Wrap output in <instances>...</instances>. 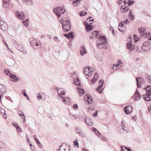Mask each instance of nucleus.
Returning <instances> with one entry per match:
<instances>
[{
  "label": "nucleus",
  "mask_w": 151,
  "mask_h": 151,
  "mask_svg": "<svg viewBox=\"0 0 151 151\" xmlns=\"http://www.w3.org/2000/svg\"><path fill=\"white\" fill-rule=\"evenodd\" d=\"M99 32L98 31H95V37H98L96 41V46L100 49L105 48H107V39L106 37L103 35H100L98 36V34Z\"/></svg>",
  "instance_id": "f257e3e1"
},
{
  "label": "nucleus",
  "mask_w": 151,
  "mask_h": 151,
  "mask_svg": "<svg viewBox=\"0 0 151 151\" xmlns=\"http://www.w3.org/2000/svg\"><path fill=\"white\" fill-rule=\"evenodd\" d=\"M91 83L92 84L94 83V76L93 79L91 81Z\"/></svg>",
  "instance_id": "0e129e2a"
},
{
  "label": "nucleus",
  "mask_w": 151,
  "mask_h": 151,
  "mask_svg": "<svg viewBox=\"0 0 151 151\" xmlns=\"http://www.w3.org/2000/svg\"><path fill=\"white\" fill-rule=\"evenodd\" d=\"M124 2L125 4L127 3L128 4V6L132 5L134 3V1L132 0H125Z\"/></svg>",
  "instance_id": "c85d7f7f"
},
{
  "label": "nucleus",
  "mask_w": 151,
  "mask_h": 151,
  "mask_svg": "<svg viewBox=\"0 0 151 151\" xmlns=\"http://www.w3.org/2000/svg\"><path fill=\"white\" fill-rule=\"evenodd\" d=\"M9 6V2H3V6L4 8H7Z\"/></svg>",
  "instance_id": "ea45409f"
},
{
  "label": "nucleus",
  "mask_w": 151,
  "mask_h": 151,
  "mask_svg": "<svg viewBox=\"0 0 151 151\" xmlns=\"http://www.w3.org/2000/svg\"><path fill=\"white\" fill-rule=\"evenodd\" d=\"M53 39L55 40V41L56 42H60V40H58V37L54 36L53 37Z\"/></svg>",
  "instance_id": "8fccbe9b"
},
{
  "label": "nucleus",
  "mask_w": 151,
  "mask_h": 151,
  "mask_svg": "<svg viewBox=\"0 0 151 151\" xmlns=\"http://www.w3.org/2000/svg\"><path fill=\"white\" fill-rule=\"evenodd\" d=\"M62 28L64 31H68L70 29L71 25L70 23L62 25Z\"/></svg>",
  "instance_id": "2eb2a0df"
},
{
  "label": "nucleus",
  "mask_w": 151,
  "mask_h": 151,
  "mask_svg": "<svg viewBox=\"0 0 151 151\" xmlns=\"http://www.w3.org/2000/svg\"><path fill=\"white\" fill-rule=\"evenodd\" d=\"M62 25L70 23L69 19L67 18H64L62 19V21H60Z\"/></svg>",
  "instance_id": "393cba45"
},
{
  "label": "nucleus",
  "mask_w": 151,
  "mask_h": 151,
  "mask_svg": "<svg viewBox=\"0 0 151 151\" xmlns=\"http://www.w3.org/2000/svg\"><path fill=\"white\" fill-rule=\"evenodd\" d=\"M22 122L23 123H24L26 122V118L25 117H24L22 119Z\"/></svg>",
  "instance_id": "774afa93"
},
{
  "label": "nucleus",
  "mask_w": 151,
  "mask_h": 151,
  "mask_svg": "<svg viewBox=\"0 0 151 151\" xmlns=\"http://www.w3.org/2000/svg\"><path fill=\"white\" fill-rule=\"evenodd\" d=\"M5 147L4 144L1 141H0V148L1 149H3Z\"/></svg>",
  "instance_id": "a19ab883"
},
{
  "label": "nucleus",
  "mask_w": 151,
  "mask_h": 151,
  "mask_svg": "<svg viewBox=\"0 0 151 151\" xmlns=\"http://www.w3.org/2000/svg\"><path fill=\"white\" fill-rule=\"evenodd\" d=\"M59 97L62 99L63 101L65 104H68L70 103L69 99L68 97H63L61 96H59Z\"/></svg>",
  "instance_id": "aec40b11"
},
{
  "label": "nucleus",
  "mask_w": 151,
  "mask_h": 151,
  "mask_svg": "<svg viewBox=\"0 0 151 151\" xmlns=\"http://www.w3.org/2000/svg\"><path fill=\"white\" fill-rule=\"evenodd\" d=\"M22 2L24 4H27L30 5H32V0H23Z\"/></svg>",
  "instance_id": "c756f323"
},
{
  "label": "nucleus",
  "mask_w": 151,
  "mask_h": 151,
  "mask_svg": "<svg viewBox=\"0 0 151 151\" xmlns=\"http://www.w3.org/2000/svg\"><path fill=\"white\" fill-rule=\"evenodd\" d=\"M80 52L82 55H84L86 53V50L84 46H81L80 48Z\"/></svg>",
  "instance_id": "412c9836"
},
{
  "label": "nucleus",
  "mask_w": 151,
  "mask_h": 151,
  "mask_svg": "<svg viewBox=\"0 0 151 151\" xmlns=\"http://www.w3.org/2000/svg\"><path fill=\"white\" fill-rule=\"evenodd\" d=\"M0 112L1 113V114H2V115L3 114H4L5 113V110L4 109H1L0 110Z\"/></svg>",
  "instance_id": "13d9d810"
},
{
  "label": "nucleus",
  "mask_w": 151,
  "mask_h": 151,
  "mask_svg": "<svg viewBox=\"0 0 151 151\" xmlns=\"http://www.w3.org/2000/svg\"><path fill=\"white\" fill-rule=\"evenodd\" d=\"M133 37L134 42H135L138 41L139 39L138 38L137 36L136 35H134Z\"/></svg>",
  "instance_id": "37998d69"
},
{
  "label": "nucleus",
  "mask_w": 151,
  "mask_h": 151,
  "mask_svg": "<svg viewBox=\"0 0 151 151\" xmlns=\"http://www.w3.org/2000/svg\"><path fill=\"white\" fill-rule=\"evenodd\" d=\"M14 44L15 47L22 53L24 54H27V50L24 49L23 45L19 42H14Z\"/></svg>",
  "instance_id": "f03ea898"
},
{
  "label": "nucleus",
  "mask_w": 151,
  "mask_h": 151,
  "mask_svg": "<svg viewBox=\"0 0 151 151\" xmlns=\"http://www.w3.org/2000/svg\"><path fill=\"white\" fill-rule=\"evenodd\" d=\"M146 91V94L142 96V98H144L146 101H149L151 100L150 96L151 94V87L148 86L146 88H145Z\"/></svg>",
  "instance_id": "7ed1b4c3"
},
{
  "label": "nucleus",
  "mask_w": 151,
  "mask_h": 151,
  "mask_svg": "<svg viewBox=\"0 0 151 151\" xmlns=\"http://www.w3.org/2000/svg\"><path fill=\"white\" fill-rule=\"evenodd\" d=\"M141 37L146 38L150 35V33L145 28H141L139 30Z\"/></svg>",
  "instance_id": "39448f33"
},
{
  "label": "nucleus",
  "mask_w": 151,
  "mask_h": 151,
  "mask_svg": "<svg viewBox=\"0 0 151 151\" xmlns=\"http://www.w3.org/2000/svg\"><path fill=\"white\" fill-rule=\"evenodd\" d=\"M29 42L30 44L32 46L34 49H36V48L35 46H39L40 45V41H37L34 38H31L29 39Z\"/></svg>",
  "instance_id": "423d86ee"
},
{
  "label": "nucleus",
  "mask_w": 151,
  "mask_h": 151,
  "mask_svg": "<svg viewBox=\"0 0 151 151\" xmlns=\"http://www.w3.org/2000/svg\"><path fill=\"white\" fill-rule=\"evenodd\" d=\"M94 31H92L91 32V34L93 35V36H91L89 37V39L91 40H93L94 39Z\"/></svg>",
  "instance_id": "79ce46f5"
},
{
  "label": "nucleus",
  "mask_w": 151,
  "mask_h": 151,
  "mask_svg": "<svg viewBox=\"0 0 151 151\" xmlns=\"http://www.w3.org/2000/svg\"><path fill=\"white\" fill-rule=\"evenodd\" d=\"M73 32H70L68 34L69 35V37L70 39H73L74 37V35H73Z\"/></svg>",
  "instance_id": "e433bc0d"
},
{
  "label": "nucleus",
  "mask_w": 151,
  "mask_h": 151,
  "mask_svg": "<svg viewBox=\"0 0 151 151\" xmlns=\"http://www.w3.org/2000/svg\"><path fill=\"white\" fill-rule=\"evenodd\" d=\"M5 73L7 75H8L9 74L10 75V78L12 79L11 81H12L15 82L17 80L16 75L11 74L9 70H7V69H6L5 70Z\"/></svg>",
  "instance_id": "9b49d317"
},
{
  "label": "nucleus",
  "mask_w": 151,
  "mask_h": 151,
  "mask_svg": "<svg viewBox=\"0 0 151 151\" xmlns=\"http://www.w3.org/2000/svg\"><path fill=\"white\" fill-rule=\"evenodd\" d=\"M15 61L12 58H9L6 60V64L12 66L15 63Z\"/></svg>",
  "instance_id": "f3484780"
},
{
  "label": "nucleus",
  "mask_w": 151,
  "mask_h": 151,
  "mask_svg": "<svg viewBox=\"0 0 151 151\" xmlns=\"http://www.w3.org/2000/svg\"><path fill=\"white\" fill-rule=\"evenodd\" d=\"M70 118L72 119H75L76 118V116H75L71 114H70Z\"/></svg>",
  "instance_id": "603ef678"
},
{
  "label": "nucleus",
  "mask_w": 151,
  "mask_h": 151,
  "mask_svg": "<svg viewBox=\"0 0 151 151\" xmlns=\"http://www.w3.org/2000/svg\"><path fill=\"white\" fill-rule=\"evenodd\" d=\"M124 111L126 114H128L132 111V109L130 106L128 105L124 107Z\"/></svg>",
  "instance_id": "4468645a"
},
{
  "label": "nucleus",
  "mask_w": 151,
  "mask_h": 151,
  "mask_svg": "<svg viewBox=\"0 0 151 151\" xmlns=\"http://www.w3.org/2000/svg\"><path fill=\"white\" fill-rule=\"evenodd\" d=\"M73 82L77 86L81 85L80 80L78 78H77L76 79H74Z\"/></svg>",
  "instance_id": "2f4dec72"
},
{
  "label": "nucleus",
  "mask_w": 151,
  "mask_h": 151,
  "mask_svg": "<svg viewBox=\"0 0 151 151\" xmlns=\"http://www.w3.org/2000/svg\"><path fill=\"white\" fill-rule=\"evenodd\" d=\"M94 108L93 106H90L88 108L87 110L88 112L91 113L94 111Z\"/></svg>",
  "instance_id": "f704fd0d"
},
{
  "label": "nucleus",
  "mask_w": 151,
  "mask_h": 151,
  "mask_svg": "<svg viewBox=\"0 0 151 151\" xmlns=\"http://www.w3.org/2000/svg\"><path fill=\"white\" fill-rule=\"evenodd\" d=\"M37 142L38 144V145L40 148H42V145L39 141H37Z\"/></svg>",
  "instance_id": "3c124183"
},
{
  "label": "nucleus",
  "mask_w": 151,
  "mask_h": 151,
  "mask_svg": "<svg viewBox=\"0 0 151 151\" xmlns=\"http://www.w3.org/2000/svg\"><path fill=\"white\" fill-rule=\"evenodd\" d=\"M73 143L75 146H76L78 148L79 147V145L78 142V140L77 139H76L74 141Z\"/></svg>",
  "instance_id": "58836bf2"
},
{
  "label": "nucleus",
  "mask_w": 151,
  "mask_h": 151,
  "mask_svg": "<svg viewBox=\"0 0 151 151\" xmlns=\"http://www.w3.org/2000/svg\"><path fill=\"white\" fill-rule=\"evenodd\" d=\"M75 130L79 135L82 132L81 129L79 128H76L75 129Z\"/></svg>",
  "instance_id": "4c0bfd02"
},
{
  "label": "nucleus",
  "mask_w": 151,
  "mask_h": 151,
  "mask_svg": "<svg viewBox=\"0 0 151 151\" xmlns=\"http://www.w3.org/2000/svg\"><path fill=\"white\" fill-rule=\"evenodd\" d=\"M57 91L58 94L60 95H64L65 92V91L63 88L58 89Z\"/></svg>",
  "instance_id": "bb28decb"
},
{
  "label": "nucleus",
  "mask_w": 151,
  "mask_h": 151,
  "mask_svg": "<svg viewBox=\"0 0 151 151\" xmlns=\"http://www.w3.org/2000/svg\"><path fill=\"white\" fill-rule=\"evenodd\" d=\"M79 135L83 137H86V135L83 132H82Z\"/></svg>",
  "instance_id": "de8ad7c7"
},
{
  "label": "nucleus",
  "mask_w": 151,
  "mask_h": 151,
  "mask_svg": "<svg viewBox=\"0 0 151 151\" xmlns=\"http://www.w3.org/2000/svg\"><path fill=\"white\" fill-rule=\"evenodd\" d=\"M109 30H110V31H112V33L113 34H114V30L113 27H110Z\"/></svg>",
  "instance_id": "bf43d9fd"
},
{
  "label": "nucleus",
  "mask_w": 151,
  "mask_h": 151,
  "mask_svg": "<svg viewBox=\"0 0 151 151\" xmlns=\"http://www.w3.org/2000/svg\"><path fill=\"white\" fill-rule=\"evenodd\" d=\"M129 23L128 19H126L125 21H123L120 23L118 26V29L121 32H123L125 29V24H127Z\"/></svg>",
  "instance_id": "6e6552de"
},
{
  "label": "nucleus",
  "mask_w": 151,
  "mask_h": 151,
  "mask_svg": "<svg viewBox=\"0 0 151 151\" xmlns=\"http://www.w3.org/2000/svg\"><path fill=\"white\" fill-rule=\"evenodd\" d=\"M85 121L86 124L88 125H92L93 124L92 120L89 117H86L85 119Z\"/></svg>",
  "instance_id": "a211bd4d"
},
{
  "label": "nucleus",
  "mask_w": 151,
  "mask_h": 151,
  "mask_svg": "<svg viewBox=\"0 0 151 151\" xmlns=\"http://www.w3.org/2000/svg\"><path fill=\"white\" fill-rule=\"evenodd\" d=\"M29 146L31 149L32 150V151H35V148L34 147V146L32 145L31 143H30L29 144Z\"/></svg>",
  "instance_id": "09e8293b"
},
{
  "label": "nucleus",
  "mask_w": 151,
  "mask_h": 151,
  "mask_svg": "<svg viewBox=\"0 0 151 151\" xmlns=\"http://www.w3.org/2000/svg\"><path fill=\"white\" fill-rule=\"evenodd\" d=\"M120 10L123 13L126 12L128 11L129 8L125 5H123L121 7Z\"/></svg>",
  "instance_id": "5701e85b"
},
{
  "label": "nucleus",
  "mask_w": 151,
  "mask_h": 151,
  "mask_svg": "<svg viewBox=\"0 0 151 151\" xmlns=\"http://www.w3.org/2000/svg\"><path fill=\"white\" fill-rule=\"evenodd\" d=\"M54 13L56 15V16H57V17L58 18H59L60 17V16L61 14H60V13H59V12H54Z\"/></svg>",
  "instance_id": "4d7b16f0"
},
{
  "label": "nucleus",
  "mask_w": 151,
  "mask_h": 151,
  "mask_svg": "<svg viewBox=\"0 0 151 151\" xmlns=\"http://www.w3.org/2000/svg\"><path fill=\"white\" fill-rule=\"evenodd\" d=\"M129 19H130L131 20H133L134 19V17H133V16L131 14V12L130 11L129 14Z\"/></svg>",
  "instance_id": "49530a36"
},
{
  "label": "nucleus",
  "mask_w": 151,
  "mask_h": 151,
  "mask_svg": "<svg viewBox=\"0 0 151 151\" xmlns=\"http://www.w3.org/2000/svg\"><path fill=\"white\" fill-rule=\"evenodd\" d=\"M6 87L4 85L0 83V91L4 93L6 91Z\"/></svg>",
  "instance_id": "cd10ccee"
},
{
  "label": "nucleus",
  "mask_w": 151,
  "mask_h": 151,
  "mask_svg": "<svg viewBox=\"0 0 151 151\" xmlns=\"http://www.w3.org/2000/svg\"><path fill=\"white\" fill-rule=\"evenodd\" d=\"M70 147L69 145L66 144L65 143H63L60 145L59 151H69Z\"/></svg>",
  "instance_id": "0eeeda50"
},
{
  "label": "nucleus",
  "mask_w": 151,
  "mask_h": 151,
  "mask_svg": "<svg viewBox=\"0 0 151 151\" xmlns=\"http://www.w3.org/2000/svg\"><path fill=\"white\" fill-rule=\"evenodd\" d=\"M33 138L37 142V141H39V140L37 139L36 136L35 135H34L33 136Z\"/></svg>",
  "instance_id": "6e6d98bb"
},
{
  "label": "nucleus",
  "mask_w": 151,
  "mask_h": 151,
  "mask_svg": "<svg viewBox=\"0 0 151 151\" xmlns=\"http://www.w3.org/2000/svg\"><path fill=\"white\" fill-rule=\"evenodd\" d=\"M42 96L41 95V93H39L37 94V99L40 100V99H42Z\"/></svg>",
  "instance_id": "c03bdc74"
},
{
  "label": "nucleus",
  "mask_w": 151,
  "mask_h": 151,
  "mask_svg": "<svg viewBox=\"0 0 151 151\" xmlns=\"http://www.w3.org/2000/svg\"><path fill=\"white\" fill-rule=\"evenodd\" d=\"M17 130L19 132H20L21 131V129L19 127V126L18 127H17V128H16Z\"/></svg>",
  "instance_id": "69168bd1"
},
{
  "label": "nucleus",
  "mask_w": 151,
  "mask_h": 151,
  "mask_svg": "<svg viewBox=\"0 0 151 151\" xmlns=\"http://www.w3.org/2000/svg\"><path fill=\"white\" fill-rule=\"evenodd\" d=\"M91 18H92V17H90L89 18L87 19H86L87 23L85 22V24H84L86 29L87 32L93 29V26L90 25L92 24V23L90 22L93 21V19H91Z\"/></svg>",
  "instance_id": "20e7f679"
},
{
  "label": "nucleus",
  "mask_w": 151,
  "mask_h": 151,
  "mask_svg": "<svg viewBox=\"0 0 151 151\" xmlns=\"http://www.w3.org/2000/svg\"><path fill=\"white\" fill-rule=\"evenodd\" d=\"M95 133L96 134H97L98 135V136H99V137H100V135L101 134L100 133L98 132V131L96 130V129L95 128Z\"/></svg>",
  "instance_id": "864d4df0"
},
{
  "label": "nucleus",
  "mask_w": 151,
  "mask_h": 151,
  "mask_svg": "<svg viewBox=\"0 0 151 151\" xmlns=\"http://www.w3.org/2000/svg\"><path fill=\"white\" fill-rule=\"evenodd\" d=\"M63 35L65 36L66 37H67L69 39L70 37H69V35L68 34H64Z\"/></svg>",
  "instance_id": "338daca9"
},
{
  "label": "nucleus",
  "mask_w": 151,
  "mask_h": 151,
  "mask_svg": "<svg viewBox=\"0 0 151 151\" xmlns=\"http://www.w3.org/2000/svg\"><path fill=\"white\" fill-rule=\"evenodd\" d=\"M29 20L28 19H27L26 20L24 21L23 22H26L25 26L28 25V23Z\"/></svg>",
  "instance_id": "052dcab7"
},
{
  "label": "nucleus",
  "mask_w": 151,
  "mask_h": 151,
  "mask_svg": "<svg viewBox=\"0 0 151 151\" xmlns=\"http://www.w3.org/2000/svg\"><path fill=\"white\" fill-rule=\"evenodd\" d=\"M65 11V9H63V10L60 11L59 12V13H60V14H63L64 13Z\"/></svg>",
  "instance_id": "680f3d73"
},
{
  "label": "nucleus",
  "mask_w": 151,
  "mask_h": 151,
  "mask_svg": "<svg viewBox=\"0 0 151 151\" xmlns=\"http://www.w3.org/2000/svg\"><path fill=\"white\" fill-rule=\"evenodd\" d=\"M104 81L102 80H100L99 81L100 85L96 89V90L100 93H101L103 91V89L102 88V87L103 85Z\"/></svg>",
  "instance_id": "dca6fc26"
},
{
  "label": "nucleus",
  "mask_w": 151,
  "mask_h": 151,
  "mask_svg": "<svg viewBox=\"0 0 151 151\" xmlns=\"http://www.w3.org/2000/svg\"><path fill=\"white\" fill-rule=\"evenodd\" d=\"M73 5L75 6H78L80 5V0H76L75 1H73Z\"/></svg>",
  "instance_id": "72a5a7b5"
},
{
  "label": "nucleus",
  "mask_w": 151,
  "mask_h": 151,
  "mask_svg": "<svg viewBox=\"0 0 151 151\" xmlns=\"http://www.w3.org/2000/svg\"><path fill=\"white\" fill-rule=\"evenodd\" d=\"M141 98V96L138 93V92L137 91H136L135 92L134 95L133 96L132 99H134L135 101L139 100Z\"/></svg>",
  "instance_id": "6ab92c4d"
},
{
  "label": "nucleus",
  "mask_w": 151,
  "mask_h": 151,
  "mask_svg": "<svg viewBox=\"0 0 151 151\" xmlns=\"http://www.w3.org/2000/svg\"><path fill=\"white\" fill-rule=\"evenodd\" d=\"M151 47V45L149 42H145L142 47V48L145 51L149 50Z\"/></svg>",
  "instance_id": "1a4fd4ad"
},
{
  "label": "nucleus",
  "mask_w": 151,
  "mask_h": 151,
  "mask_svg": "<svg viewBox=\"0 0 151 151\" xmlns=\"http://www.w3.org/2000/svg\"><path fill=\"white\" fill-rule=\"evenodd\" d=\"M77 90L78 93L80 96L83 95L85 93L84 90L81 87L77 88Z\"/></svg>",
  "instance_id": "a878e982"
},
{
  "label": "nucleus",
  "mask_w": 151,
  "mask_h": 151,
  "mask_svg": "<svg viewBox=\"0 0 151 151\" xmlns=\"http://www.w3.org/2000/svg\"><path fill=\"white\" fill-rule=\"evenodd\" d=\"M87 14V12L85 11H82L80 13V16H84L86 15Z\"/></svg>",
  "instance_id": "a18cd8bd"
},
{
  "label": "nucleus",
  "mask_w": 151,
  "mask_h": 151,
  "mask_svg": "<svg viewBox=\"0 0 151 151\" xmlns=\"http://www.w3.org/2000/svg\"><path fill=\"white\" fill-rule=\"evenodd\" d=\"M86 96V97L87 98V101L89 104H91L93 102L92 97L91 96L89 95H88L87 94Z\"/></svg>",
  "instance_id": "b1692460"
},
{
  "label": "nucleus",
  "mask_w": 151,
  "mask_h": 151,
  "mask_svg": "<svg viewBox=\"0 0 151 151\" xmlns=\"http://www.w3.org/2000/svg\"><path fill=\"white\" fill-rule=\"evenodd\" d=\"M78 105L77 104H74L73 106L74 109H77L78 108Z\"/></svg>",
  "instance_id": "e2e57ef3"
},
{
  "label": "nucleus",
  "mask_w": 151,
  "mask_h": 151,
  "mask_svg": "<svg viewBox=\"0 0 151 151\" xmlns=\"http://www.w3.org/2000/svg\"><path fill=\"white\" fill-rule=\"evenodd\" d=\"M63 10V9L61 7H57L54 8V12H59Z\"/></svg>",
  "instance_id": "473e14b6"
},
{
  "label": "nucleus",
  "mask_w": 151,
  "mask_h": 151,
  "mask_svg": "<svg viewBox=\"0 0 151 151\" xmlns=\"http://www.w3.org/2000/svg\"><path fill=\"white\" fill-rule=\"evenodd\" d=\"M129 40H130V41L127 43V48L128 49L131 50L132 49L133 47L132 42V39L131 38L129 37Z\"/></svg>",
  "instance_id": "4be33fe9"
},
{
  "label": "nucleus",
  "mask_w": 151,
  "mask_h": 151,
  "mask_svg": "<svg viewBox=\"0 0 151 151\" xmlns=\"http://www.w3.org/2000/svg\"><path fill=\"white\" fill-rule=\"evenodd\" d=\"M0 27L1 29L3 31H6L8 28V26L7 23L1 20H0Z\"/></svg>",
  "instance_id": "9d476101"
},
{
  "label": "nucleus",
  "mask_w": 151,
  "mask_h": 151,
  "mask_svg": "<svg viewBox=\"0 0 151 151\" xmlns=\"http://www.w3.org/2000/svg\"><path fill=\"white\" fill-rule=\"evenodd\" d=\"M16 15L17 18L22 20H24L25 17L24 14L22 12H19L17 11L16 12Z\"/></svg>",
  "instance_id": "ddd939ff"
},
{
  "label": "nucleus",
  "mask_w": 151,
  "mask_h": 151,
  "mask_svg": "<svg viewBox=\"0 0 151 151\" xmlns=\"http://www.w3.org/2000/svg\"><path fill=\"white\" fill-rule=\"evenodd\" d=\"M12 125L14 126L16 128H17L19 126L17 123L13 122L12 123Z\"/></svg>",
  "instance_id": "5fc2aeb1"
},
{
  "label": "nucleus",
  "mask_w": 151,
  "mask_h": 151,
  "mask_svg": "<svg viewBox=\"0 0 151 151\" xmlns=\"http://www.w3.org/2000/svg\"><path fill=\"white\" fill-rule=\"evenodd\" d=\"M90 68L86 67L83 69V73L86 75H87L88 77L90 76L93 72V70H90Z\"/></svg>",
  "instance_id": "f8f14e48"
},
{
  "label": "nucleus",
  "mask_w": 151,
  "mask_h": 151,
  "mask_svg": "<svg viewBox=\"0 0 151 151\" xmlns=\"http://www.w3.org/2000/svg\"><path fill=\"white\" fill-rule=\"evenodd\" d=\"M140 79V78H136V81H137V87L138 88H140V86L141 85V82H139V80Z\"/></svg>",
  "instance_id": "c9c22d12"
},
{
  "label": "nucleus",
  "mask_w": 151,
  "mask_h": 151,
  "mask_svg": "<svg viewBox=\"0 0 151 151\" xmlns=\"http://www.w3.org/2000/svg\"><path fill=\"white\" fill-rule=\"evenodd\" d=\"M17 114L20 116L22 119L24 117H25V116L24 113L20 110L18 111Z\"/></svg>",
  "instance_id": "7c9ffc66"
}]
</instances>
